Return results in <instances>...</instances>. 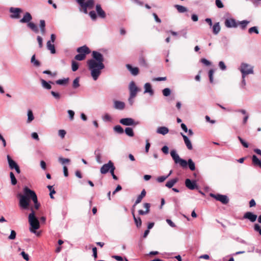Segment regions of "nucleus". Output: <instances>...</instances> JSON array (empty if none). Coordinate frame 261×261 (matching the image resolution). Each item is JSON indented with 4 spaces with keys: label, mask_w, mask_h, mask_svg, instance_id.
Here are the masks:
<instances>
[{
    "label": "nucleus",
    "mask_w": 261,
    "mask_h": 261,
    "mask_svg": "<svg viewBox=\"0 0 261 261\" xmlns=\"http://www.w3.org/2000/svg\"><path fill=\"white\" fill-rule=\"evenodd\" d=\"M89 70L91 71V75L94 81L97 80L101 74V70L105 68L103 63L97 62L94 59H90L87 62Z\"/></svg>",
    "instance_id": "obj_2"
},
{
    "label": "nucleus",
    "mask_w": 261,
    "mask_h": 261,
    "mask_svg": "<svg viewBox=\"0 0 261 261\" xmlns=\"http://www.w3.org/2000/svg\"><path fill=\"white\" fill-rule=\"evenodd\" d=\"M175 7L179 13H184L187 11V9L186 7L181 5H176Z\"/></svg>",
    "instance_id": "obj_34"
},
{
    "label": "nucleus",
    "mask_w": 261,
    "mask_h": 261,
    "mask_svg": "<svg viewBox=\"0 0 261 261\" xmlns=\"http://www.w3.org/2000/svg\"><path fill=\"white\" fill-rule=\"evenodd\" d=\"M169 132V129L165 126H161L158 128L156 133L160 134L165 135Z\"/></svg>",
    "instance_id": "obj_28"
},
{
    "label": "nucleus",
    "mask_w": 261,
    "mask_h": 261,
    "mask_svg": "<svg viewBox=\"0 0 261 261\" xmlns=\"http://www.w3.org/2000/svg\"><path fill=\"white\" fill-rule=\"evenodd\" d=\"M145 91L144 93H148L152 96L153 95V91L151 88V86L150 83H147L144 85Z\"/></svg>",
    "instance_id": "obj_25"
},
{
    "label": "nucleus",
    "mask_w": 261,
    "mask_h": 261,
    "mask_svg": "<svg viewBox=\"0 0 261 261\" xmlns=\"http://www.w3.org/2000/svg\"><path fill=\"white\" fill-rule=\"evenodd\" d=\"M200 61H201V63H203L204 64H205L206 66H209L211 65V62L209 61H208L207 60H206V59H204V58L201 59Z\"/></svg>",
    "instance_id": "obj_64"
},
{
    "label": "nucleus",
    "mask_w": 261,
    "mask_h": 261,
    "mask_svg": "<svg viewBox=\"0 0 261 261\" xmlns=\"http://www.w3.org/2000/svg\"><path fill=\"white\" fill-rule=\"evenodd\" d=\"M146 191L145 189H143L141 194L138 196L137 200L135 203V204L134 205L133 207H135L137 204L140 203L142 200V199L146 195Z\"/></svg>",
    "instance_id": "obj_23"
},
{
    "label": "nucleus",
    "mask_w": 261,
    "mask_h": 261,
    "mask_svg": "<svg viewBox=\"0 0 261 261\" xmlns=\"http://www.w3.org/2000/svg\"><path fill=\"white\" fill-rule=\"evenodd\" d=\"M178 181L177 178H174L168 181L166 184V186L169 188H171Z\"/></svg>",
    "instance_id": "obj_32"
},
{
    "label": "nucleus",
    "mask_w": 261,
    "mask_h": 261,
    "mask_svg": "<svg viewBox=\"0 0 261 261\" xmlns=\"http://www.w3.org/2000/svg\"><path fill=\"white\" fill-rule=\"evenodd\" d=\"M92 57L94 60L100 63H103L104 61V58L102 55L96 51H93L92 52Z\"/></svg>",
    "instance_id": "obj_14"
},
{
    "label": "nucleus",
    "mask_w": 261,
    "mask_h": 261,
    "mask_svg": "<svg viewBox=\"0 0 261 261\" xmlns=\"http://www.w3.org/2000/svg\"><path fill=\"white\" fill-rule=\"evenodd\" d=\"M7 160L9 164V167L11 169H13L15 168L18 165L17 163L13 161L11 156L9 155H7Z\"/></svg>",
    "instance_id": "obj_24"
},
{
    "label": "nucleus",
    "mask_w": 261,
    "mask_h": 261,
    "mask_svg": "<svg viewBox=\"0 0 261 261\" xmlns=\"http://www.w3.org/2000/svg\"><path fill=\"white\" fill-rule=\"evenodd\" d=\"M216 5L219 8H222L224 5L220 0H216Z\"/></svg>",
    "instance_id": "obj_59"
},
{
    "label": "nucleus",
    "mask_w": 261,
    "mask_h": 261,
    "mask_svg": "<svg viewBox=\"0 0 261 261\" xmlns=\"http://www.w3.org/2000/svg\"><path fill=\"white\" fill-rule=\"evenodd\" d=\"M186 186L190 190H194L197 188L195 181H191L190 179H186L185 180Z\"/></svg>",
    "instance_id": "obj_18"
},
{
    "label": "nucleus",
    "mask_w": 261,
    "mask_h": 261,
    "mask_svg": "<svg viewBox=\"0 0 261 261\" xmlns=\"http://www.w3.org/2000/svg\"><path fill=\"white\" fill-rule=\"evenodd\" d=\"M79 67V64L76 61L72 60L71 62V68L73 71H76Z\"/></svg>",
    "instance_id": "obj_38"
},
{
    "label": "nucleus",
    "mask_w": 261,
    "mask_h": 261,
    "mask_svg": "<svg viewBox=\"0 0 261 261\" xmlns=\"http://www.w3.org/2000/svg\"><path fill=\"white\" fill-rule=\"evenodd\" d=\"M19 206L22 208L28 209L30 206V200H32L34 203V208L38 210L40 206V203L38 201V198L35 192L30 189L28 187H25L23 188V194H19Z\"/></svg>",
    "instance_id": "obj_1"
},
{
    "label": "nucleus",
    "mask_w": 261,
    "mask_h": 261,
    "mask_svg": "<svg viewBox=\"0 0 261 261\" xmlns=\"http://www.w3.org/2000/svg\"><path fill=\"white\" fill-rule=\"evenodd\" d=\"M47 48L50 51V53L53 54L56 53V49L55 45L51 42V41H48L46 43Z\"/></svg>",
    "instance_id": "obj_27"
},
{
    "label": "nucleus",
    "mask_w": 261,
    "mask_h": 261,
    "mask_svg": "<svg viewBox=\"0 0 261 261\" xmlns=\"http://www.w3.org/2000/svg\"><path fill=\"white\" fill-rule=\"evenodd\" d=\"M238 139L239 140V141H240L241 143L242 144V145L245 147V148H248V144L247 142H246L241 137H240V136H239L238 137Z\"/></svg>",
    "instance_id": "obj_53"
},
{
    "label": "nucleus",
    "mask_w": 261,
    "mask_h": 261,
    "mask_svg": "<svg viewBox=\"0 0 261 261\" xmlns=\"http://www.w3.org/2000/svg\"><path fill=\"white\" fill-rule=\"evenodd\" d=\"M72 86L74 88H77L80 86L79 77H76L74 80Z\"/></svg>",
    "instance_id": "obj_47"
},
{
    "label": "nucleus",
    "mask_w": 261,
    "mask_h": 261,
    "mask_svg": "<svg viewBox=\"0 0 261 261\" xmlns=\"http://www.w3.org/2000/svg\"><path fill=\"white\" fill-rule=\"evenodd\" d=\"M254 229L255 231L258 232L259 234L261 236V227L258 224H255L254 225Z\"/></svg>",
    "instance_id": "obj_54"
},
{
    "label": "nucleus",
    "mask_w": 261,
    "mask_h": 261,
    "mask_svg": "<svg viewBox=\"0 0 261 261\" xmlns=\"http://www.w3.org/2000/svg\"><path fill=\"white\" fill-rule=\"evenodd\" d=\"M240 70L242 74V77H245L246 75L253 73V67L246 63H242Z\"/></svg>",
    "instance_id": "obj_8"
},
{
    "label": "nucleus",
    "mask_w": 261,
    "mask_h": 261,
    "mask_svg": "<svg viewBox=\"0 0 261 261\" xmlns=\"http://www.w3.org/2000/svg\"><path fill=\"white\" fill-rule=\"evenodd\" d=\"M68 113L69 114L70 119L71 120H72L73 119V118H74V111H73L72 110H68Z\"/></svg>",
    "instance_id": "obj_60"
},
{
    "label": "nucleus",
    "mask_w": 261,
    "mask_h": 261,
    "mask_svg": "<svg viewBox=\"0 0 261 261\" xmlns=\"http://www.w3.org/2000/svg\"><path fill=\"white\" fill-rule=\"evenodd\" d=\"M43 73L44 74H49L51 76H55L56 75H57V73L56 72H54V73H52L49 70H44L43 72Z\"/></svg>",
    "instance_id": "obj_61"
},
{
    "label": "nucleus",
    "mask_w": 261,
    "mask_h": 261,
    "mask_svg": "<svg viewBox=\"0 0 261 261\" xmlns=\"http://www.w3.org/2000/svg\"><path fill=\"white\" fill-rule=\"evenodd\" d=\"M120 123L126 126L136 125L137 124L134 120L131 118H122L120 119Z\"/></svg>",
    "instance_id": "obj_12"
},
{
    "label": "nucleus",
    "mask_w": 261,
    "mask_h": 261,
    "mask_svg": "<svg viewBox=\"0 0 261 261\" xmlns=\"http://www.w3.org/2000/svg\"><path fill=\"white\" fill-rule=\"evenodd\" d=\"M171 94V90L169 88H166L163 90V94L165 96H168Z\"/></svg>",
    "instance_id": "obj_48"
},
{
    "label": "nucleus",
    "mask_w": 261,
    "mask_h": 261,
    "mask_svg": "<svg viewBox=\"0 0 261 261\" xmlns=\"http://www.w3.org/2000/svg\"><path fill=\"white\" fill-rule=\"evenodd\" d=\"M10 12L13 13L11 15V17L12 18H18L20 17V13L22 12V10L20 8H11L10 9Z\"/></svg>",
    "instance_id": "obj_15"
},
{
    "label": "nucleus",
    "mask_w": 261,
    "mask_h": 261,
    "mask_svg": "<svg viewBox=\"0 0 261 261\" xmlns=\"http://www.w3.org/2000/svg\"><path fill=\"white\" fill-rule=\"evenodd\" d=\"M47 187L48 189V190L50 191L49 195H50V198L51 199H53L54 197L53 196V194H55L56 193V191L53 189V187L52 186L48 185V186H47Z\"/></svg>",
    "instance_id": "obj_46"
},
{
    "label": "nucleus",
    "mask_w": 261,
    "mask_h": 261,
    "mask_svg": "<svg viewBox=\"0 0 261 261\" xmlns=\"http://www.w3.org/2000/svg\"><path fill=\"white\" fill-rule=\"evenodd\" d=\"M41 82L42 84V86L46 89H50L51 88V85L49 84V83H48L46 81H45L44 80L41 79Z\"/></svg>",
    "instance_id": "obj_37"
},
{
    "label": "nucleus",
    "mask_w": 261,
    "mask_h": 261,
    "mask_svg": "<svg viewBox=\"0 0 261 261\" xmlns=\"http://www.w3.org/2000/svg\"><path fill=\"white\" fill-rule=\"evenodd\" d=\"M89 15L93 20H95L97 19V15L94 11H90Z\"/></svg>",
    "instance_id": "obj_49"
},
{
    "label": "nucleus",
    "mask_w": 261,
    "mask_h": 261,
    "mask_svg": "<svg viewBox=\"0 0 261 261\" xmlns=\"http://www.w3.org/2000/svg\"><path fill=\"white\" fill-rule=\"evenodd\" d=\"M37 41L39 44V47L40 48H42L43 46V39H42V38L40 36H38L37 37Z\"/></svg>",
    "instance_id": "obj_56"
},
{
    "label": "nucleus",
    "mask_w": 261,
    "mask_h": 261,
    "mask_svg": "<svg viewBox=\"0 0 261 261\" xmlns=\"http://www.w3.org/2000/svg\"><path fill=\"white\" fill-rule=\"evenodd\" d=\"M21 254L25 260H26L27 261H28L29 260V255L27 254L25 252H21Z\"/></svg>",
    "instance_id": "obj_63"
},
{
    "label": "nucleus",
    "mask_w": 261,
    "mask_h": 261,
    "mask_svg": "<svg viewBox=\"0 0 261 261\" xmlns=\"http://www.w3.org/2000/svg\"><path fill=\"white\" fill-rule=\"evenodd\" d=\"M68 82V78L65 79L58 80L56 81V83L58 85H65Z\"/></svg>",
    "instance_id": "obj_43"
},
{
    "label": "nucleus",
    "mask_w": 261,
    "mask_h": 261,
    "mask_svg": "<svg viewBox=\"0 0 261 261\" xmlns=\"http://www.w3.org/2000/svg\"><path fill=\"white\" fill-rule=\"evenodd\" d=\"M170 154L175 164H179V165L182 168L187 167V165H188L189 167L191 170H195V163L193 162L192 159H190L188 160V162H187L186 160L181 159L175 150H171L170 152Z\"/></svg>",
    "instance_id": "obj_3"
},
{
    "label": "nucleus",
    "mask_w": 261,
    "mask_h": 261,
    "mask_svg": "<svg viewBox=\"0 0 261 261\" xmlns=\"http://www.w3.org/2000/svg\"><path fill=\"white\" fill-rule=\"evenodd\" d=\"M114 131L118 134H122L124 132L123 128L119 125H116L114 127Z\"/></svg>",
    "instance_id": "obj_36"
},
{
    "label": "nucleus",
    "mask_w": 261,
    "mask_h": 261,
    "mask_svg": "<svg viewBox=\"0 0 261 261\" xmlns=\"http://www.w3.org/2000/svg\"><path fill=\"white\" fill-rule=\"evenodd\" d=\"M257 216L256 215L254 214L252 212H246L243 217L244 219H248L252 222H255L257 219Z\"/></svg>",
    "instance_id": "obj_16"
},
{
    "label": "nucleus",
    "mask_w": 261,
    "mask_h": 261,
    "mask_svg": "<svg viewBox=\"0 0 261 261\" xmlns=\"http://www.w3.org/2000/svg\"><path fill=\"white\" fill-rule=\"evenodd\" d=\"M225 25L227 28H237L238 23L234 19L229 18L225 20Z\"/></svg>",
    "instance_id": "obj_13"
},
{
    "label": "nucleus",
    "mask_w": 261,
    "mask_h": 261,
    "mask_svg": "<svg viewBox=\"0 0 261 261\" xmlns=\"http://www.w3.org/2000/svg\"><path fill=\"white\" fill-rule=\"evenodd\" d=\"M86 58V56L84 54H77L74 57L75 60L77 61H83Z\"/></svg>",
    "instance_id": "obj_42"
},
{
    "label": "nucleus",
    "mask_w": 261,
    "mask_h": 261,
    "mask_svg": "<svg viewBox=\"0 0 261 261\" xmlns=\"http://www.w3.org/2000/svg\"><path fill=\"white\" fill-rule=\"evenodd\" d=\"M76 51L80 54H84L86 57L87 55L90 53V49L86 45L78 47Z\"/></svg>",
    "instance_id": "obj_17"
},
{
    "label": "nucleus",
    "mask_w": 261,
    "mask_h": 261,
    "mask_svg": "<svg viewBox=\"0 0 261 261\" xmlns=\"http://www.w3.org/2000/svg\"><path fill=\"white\" fill-rule=\"evenodd\" d=\"M125 133L127 136L129 137H133L134 136V131L130 127H126L125 129Z\"/></svg>",
    "instance_id": "obj_39"
},
{
    "label": "nucleus",
    "mask_w": 261,
    "mask_h": 261,
    "mask_svg": "<svg viewBox=\"0 0 261 261\" xmlns=\"http://www.w3.org/2000/svg\"><path fill=\"white\" fill-rule=\"evenodd\" d=\"M75 0L76 2L79 5V11L85 14L88 13V9H92L94 7V0Z\"/></svg>",
    "instance_id": "obj_5"
},
{
    "label": "nucleus",
    "mask_w": 261,
    "mask_h": 261,
    "mask_svg": "<svg viewBox=\"0 0 261 261\" xmlns=\"http://www.w3.org/2000/svg\"><path fill=\"white\" fill-rule=\"evenodd\" d=\"M249 23V21H247V20H243V21H242L238 22V25H239L240 28L242 30L246 29V28L247 27V25H248V24Z\"/></svg>",
    "instance_id": "obj_33"
},
{
    "label": "nucleus",
    "mask_w": 261,
    "mask_h": 261,
    "mask_svg": "<svg viewBox=\"0 0 261 261\" xmlns=\"http://www.w3.org/2000/svg\"><path fill=\"white\" fill-rule=\"evenodd\" d=\"M180 134L183 137L184 142L188 149L189 150H192L193 149V146L190 140L186 135H184L182 133Z\"/></svg>",
    "instance_id": "obj_20"
},
{
    "label": "nucleus",
    "mask_w": 261,
    "mask_h": 261,
    "mask_svg": "<svg viewBox=\"0 0 261 261\" xmlns=\"http://www.w3.org/2000/svg\"><path fill=\"white\" fill-rule=\"evenodd\" d=\"M144 207L146 209V211H144L142 210H140L138 211L139 215H146L149 213L150 211V204L148 203H145L144 204Z\"/></svg>",
    "instance_id": "obj_21"
},
{
    "label": "nucleus",
    "mask_w": 261,
    "mask_h": 261,
    "mask_svg": "<svg viewBox=\"0 0 261 261\" xmlns=\"http://www.w3.org/2000/svg\"><path fill=\"white\" fill-rule=\"evenodd\" d=\"M10 176L12 185H15L17 184V180L14 176V173L12 172H10Z\"/></svg>",
    "instance_id": "obj_41"
},
{
    "label": "nucleus",
    "mask_w": 261,
    "mask_h": 261,
    "mask_svg": "<svg viewBox=\"0 0 261 261\" xmlns=\"http://www.w3.org/2000/svg\"><path fill=\"white\" fill-rule=\"evenodd\" d=\"M248 32L250 34H252L253 33H255L257 34H258V31L256 27H253L250 28L248 30Z\"/></svg>",
    "instance_id": "obj_50"
},
{
    "label": "nucleus",
    "mask_w": 261,
    "mask_h": 261,
    "mask_svg": "<svg viewBox=\"0 0 261 261\" xmlns=\"http://www.w3.org/2000/svg\"><path fill=\"white\" fill-rule=\"evenodd\" d=\"M96 11L98 15L102 18H105L106 17V12L102 10L101 8V5L100 4H97L96 5Z\"/></svg>",
    "instance_id": "obj_19"
},
{
    "label": "nucleus",
    "mask_w": 261,
    "mask_h": 261,
    "mask_svg": "<svg viewBox=\"0 0 261 261\" xmlns=\"http://www.w3.org/2000/svg\"><path fill=\"white\" fill-rule=\"evenodd\" d=\"M219 66L223 70H225L226 68V66H225L224 63L223 61L219 62Z\"/></svg>",
    "instance_id": "obj_62"
},
{
    "label": "nucleus",
    "mask_w": 261,
    "mask_h": 261,
    "mask_svg": "<svg viewBox=\"0 0 261 261\" xmlns=\"http://www.w3.org/2000/svg\"><path fill=\"white\" fill-rule=\"evenodd\" d=\"M125 107V103L123 102L115 100L114 101V108L116 109L123 110Z\"/></svg>",
    "instance_id": "obj_26"
},
{
    "label": "nucleus",
    "mask_w": 261,
    "mask_h": 261,
    "mask_svg": "<svg viewBox=\"0 0 261 261\" xmlns=\"http://www.w3.org/2000/svg\"><path fill=\"white\" fill-rule=\"evenodd\" d=\"M66 134V132L64 129H60L58 132V134L62 139H63L65 137Z\"/></svg>",
    "instance_id": "obj_57"
},
{
    "label": "nucleus",
    "mask_w": 261,
    "mask_h": 261,
    "mask_svg": "<svg viewBox=\"0 0 261 261\" xmlns=\"http://www.w3.org/2000/svg\"><path fill=\"white\" fill-rule=\"evenodd\" d=\"M95 154L96 155V161L98 163H101V154H100V153L99 151L97 152V151H95Z\"/></svg>",
    "instance_id": "obj_51"
},
{
    "label": "nucleus",
    "mask_w": 261,
    "mask_h": 261,
    "mask_svg": "<svg viewBox=\"0 0 261 261\" xmlns=\"http://www.w3.org/2000/svg\"><path fill=\"white\" fill-rule=\"evenodd\" d=\"M59 161L62 164H65L67 163H69L70 161V160L68 159L63 158L62 157H60L59 158Z\"/></svg>",
    "instance_id": "obj_45"
},
{
    "label": "nucleus",
    "mask_w": 261,
    "mask_h": 261,
    "mask_svg": "<svg viewBox=\"0 0 261 261\" xmlns=\"http://www.w3.org/2000/svg\"><path fill=\"white\" fill-rule=\"evenodd\" d=\"M45 25L46 24L45 20H40L39 27L40 28L41 33L42 35H44L46 33Z\"/></svg>",
    "instance_id": "obj_30"
},
{
    "label": "nucleus",
    "mask_w": 261,
    "mask_h": 261,
    "mask_svg": "<svg viewBox=\"0 0 261 261\" xmlns=\"http://www.w3.org/2000/svg\"><path fill=\"white\" fill-rule=\"evenodd\" d=\"M31 213L29 215V222L31 226L30 231L35 232L36 230L39 228V222L36 217L33 207L31 208Z\"/></svg>",
    "instance_id": "obj_6"
},
{
    "label": "nucleus",
    "mask_w": 261,
    "mask_h": 261,
    "mask_svg": "<svg viewBox=\"0 0 261 261\" xmlns=\"http://www.w3.org/2000/svg\"><path fill=\"white\" fill-rule=\"evenodd\" d=\"M220 29L219 22L215 23L213 27V32L214 34L217 35L220 31Z\"/></svg>",
    "instance_id": "obj_31"
},
{
    "label": "nucleus",
    "mask_w": 261,
    "mask_h": 261,
    "mask_svg": "<svg viewBox=\"0 0 261 261\" xmlns=\"http://www.w3.org/2000/svg\"><path fill=\"white\" fill-rule=\"evenodd\" d=\"M129 90L130 92L129 101L130 105H132L133 103V100L132 99L136 97L137 92L140 91V89L137 87L134 81H132L129 85Z\"/></svg>",
    "instance_id": "obj_7"
},
{
    "label": "nucleus",
    "mask_w": 261,
    "mask_h": 261,
    "mask_svg": "<svg viewBox=\"0 0 261 261\" xmlns=\"http://www.w3.org/2000/svg\"><path fill=\"white\" fill-rule=\"evenodd\" d=\"M28 120H27L28 123H30L34 119L33 112L31 110H29L28 111Z\"/></svg>",
    "instance_id": "obj_35"
},
{
    "label": "nucleus",
    "mask_w": 261,
    "mask_h": 261,
    "mask_svg": "<svg viewBox=\"0 0 261 261\" xmlns=\"http://www.w3.org/2000/svg\"><path fill=\"white\" fill-rule=\"evenodd\" d=\"M132 215H133V218H134V220L135 221V222L136 223V225L137 227H141V226L142 225L141 219V218L140 217H136L135 216L134 210H132Z\"/></svg>",
    "instance_id": "obj_29"
},
{
    "label": "nucleus",
    "mask_w": 261,
    "mask_h": 261,
    "mask_svg": "<svg viewBox=\"0 0 261 261\" xmlns=\"http://www.w3.org/2000/svg\"><path fill=\"white\" fill-rule=\"evenodd\" d=\"M140 64L144 66H147V63H146L144 57H141L139 59Z\"/></svg>",
    "instance_id": "obj_58"
},
{
    "label": "nucleus",
    "mask_w": 261,
    "mask_h": 261,
    "mask_svg": "<svg viewBox=\"0 0 261 261\" xmlns=\"http://www.w3.org/2000/svg\"><path fill=\"white\" fill-rule=\"evenodd\" d=\"M31 62L33 63L34 65L38 67L40 65V63L39 61L35 59V55H34L31 58Z\"/></svg>",
    "instance_id": "obj_40"
},
{
    "label": "nucleus",
    "mask_w": 261,
    "mask_h": 261,
    "mask_svg": "<svg viewBox=\"0 0 261 261\" xmlns=\"http://www.w3.org/2000/svg\"><path fill=\"white\" fill-rule=\"evenodd\" d=\"M126 66L127 69L133 75H137L138 74L139 68L138 67H133L130 64H127Z\"/></svg>",
    "instance_id": "obj_22"
},
{
    "label": "nucleus",
    "mask_w": 261,
    "mask_h": 261,
    "mask_svg": "<svg viewBox=\"0 0 261 261\" xmlns=\"http://www.w3.org/2000/svg\"><path fill=\"white\" fill-rule=\"evenodd\" d=\"M171 173V171H170V172L169 174V175H168L167 176H162L159 177L157 178L158 181L159 182H163L166 178H168V177L170 175Z\"/></svg>",
    "instance_id": "obj_52"
},
{
    "label": "nucleus",
    "mask_w": 261,
    "mask_h": 261,
    "mask_svg": "<svg viewBox=\"0 0 261 261\" xmlns=\"http://www.w3.org/2000/svg\"><path fill=\"white\" fill-rule=\"evenodd\" d=\"M210 196L214 198L215 199H216L217 201H220L222 203L224 204H226L228 203L229 199L227 196L224 195H221V194H211Z\"/></svg>",
    "instance_id": "obj_9"
},
{
    "label": "nucleus",
    "mask_w": 261,
    "mask_h": 261,
    "mask_svg": "<svg viewBox=\"0 0 261 261\" xmlns=\"http://www.w3.org/2000/svg\"><path fill=\"white\" fill-rule=\"evenodd\" d=\"M32 19V16L31 14L29 12H26L19 21L21 23H27V27L29 28L34 33H38L39 32V29L35 23L31 21Z\"/></svg>",
    "instance_id": "obj_4"
},
{
    "label": "nucleus",
    "mask_w": 261,
    "mask_h": 261,
    "mask_svg": "<svg viewBox=\"0 0 261 261\" xmlns=\"http://www.w3.org/2000/svg\"><path fill=\"white\" fill-rule=\"evenodd\" d=\"M16 232L14 230H12L11 231L10 235L8 237V239L9 240H14L16 238Z\"/></svg>",
    "instance_id": "obj_55"
},
{
    "label": "nucleus",
    "mask_w": 261,
    "mask_h": 261,
    "mask_svg": "<svg viewBox=\"0 0 261 261\" xmlns=\"http://www.w3.org/2000/svg\"><path fill=\"white\" fill-rule=\"evenodd\" d=\"M214 73V70L213 69H210L208 71V77L210 79V82L211 83H213V75Z\"/></svg>",
    "instance_id": "obj_44"
},
{
    "label": "nucleus",
    "mask_w": 261,
    "mask_h": 261,
    "mask_svg": "<svg viewBox=\"0 0 261 261\" xmlns=\"http://www.w3.org/2000/svg\"><path fill=\"white\" fill-rule=\"evenodd\" d=\"M114 166L113 163L110 161L107 164H104L100 168V172L101 174H106L108 173L112 167Z\"/></svg>",
    "instance_id": "obj_11"
},
{
    "label": "nucleus",
    "mask_w": 261,
    "mask_h": 261,
    "mask_svg": "<svg viewBox=\"0 0 261 261\" xmlns=\"http://www.w3.org/2000/svg\"><path fill=\"white\" fill-rule=\"evenodd\" d=\"M254 152L261 155V150L255 149ZM252 163L254 166H258L261 168V161H260L255 155H253L252 158Z\"/></svg>",
    "instance_id": "obj_10"
}]
</instances>
